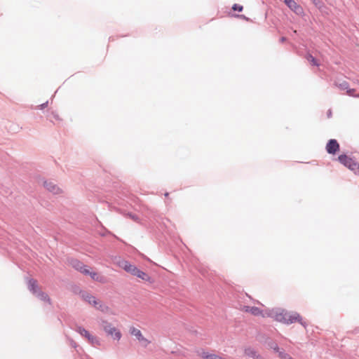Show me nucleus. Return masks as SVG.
<instances>
[{
	"mask_svg": "<svg viewBox=\"0 0 359 359\" xmlns=\"http://www.w3.org/2000/svg\"><path fill=\"white\" fill-rule=\"evenodd\" d=\"M269 316L273 318L276 321L289 325L294 322H299L300 324L306 326L302 322V317L297 312H289L281 308H275L269 311Z\"/></svg>",
	"mask_w": 359,
	"mask_h": 359,
	"instance_id": "obj_1",
	"label": "nucleus"
},
{
	"mask_svg": "<svg viewBox=\"0 0 359 359\" xmlns=\"http://www.w3.org/2000/svg\"><path fill=\"white\" fill-rule=\"evenodd\" d=\"M241 310L245 313H250L254 316H261L262 318L269 317V309L263 310L257 306H243Z\"/></svg>",
	"mask_w": 359,
	"mask_h": 359,
	"instance_id": "obj_2",
	"label": "nucleus"
},
{
	"mask_svg": "<svg viewBox=\"0 0 359 359\" xmlns=\"http://www.w3.org/2000/svg\"><path fill=\"white\" fill-rule=\"evenodd\" d=\"M83 298L88 304L93 305L96 309L100 310L102 312H108L109 311V309L107 306L102 304L100 301L96 299L93 296L86 294L83 295Z\"/></svg>",
	"mask_w": 359,
	"mask_h": 359,
	"instance_id": "obj_3",
	"label": "nucleus"
},
{
	"mask_svg": "<svg viewBox=\"0 0 359 359\" xmlns=\"http://www.w3.org/2000/svg\"><path fill=\"white\" fill-rule=\"evenodd\" d=\"M103 329L107 334L111 336L114 339L117 341L121 339L122 336L121 332L111 324L104 322Z\"/></svg>",
	"mask_w": 359,
	"mask_h": 359,
	"instance_id": "obj_4",
	"label": "nucleus"
},
{
	"mask_svg": "<svg viewBox=\"0 0 359 359\" xmlns=\"http://www.w3.org/2000/svg\"><path fill=\"white\" fill-rule=\"evenodd\" d=\"M338 160L341 164L353 171H356L359 168L358 163L346 155H340Z\"/></svg>",
	"mask_w": 359,
	"mask_h": 359,
	"instance_id": "obj_5",
	"label": "nucleus"
},
{
	"mask_svg": "<svg viewBox=\"0 0 359 359\" xmlns=\"http://www.w3.org/2000/svg\"><path fill=\"white\" fill-rule=\"evenodd\" d=\"M286 6L297 15H302L304 10L294 0H283Z\"/></svg>",
	"mask_w": 359,
	"mask_h": 359,
	"instance_id": "obj_6",
	"label": "nucleus"
},
{
	"mask_svg": "<svg viewBox=\"0 0 359 359\" xmlns=\"http://www.w3.org/2000/svg\"><path fill=\"white\" fill-rule=\"evenodd\" d=\"M77 332L82 336L85 337L90 343L95 345L99 344V341L95 337L92 336L88 331L81 327L77 328Z\"/></svg>",
	"mask_w": 359,
	"mask_h": 359,
	"instance_id": "obj_7",
	"label": "nucleus"
},
{
	"mask_svg": "<svg viewBox=\"0 0 359 359\" xmlns=\"http://www.w3.org/2000/svg\"><path fill=\"white\" fill-rule=\"evenodd\" d=\"M339 150V144L336 140H330L326 144V151L328 154H334Z\"/></svg>",
	"mask_w": 359,
	"mask_h": 359,
	"instance_id": "obj_8",
	"label": "nucleus"
},
{
	"mask_svg": "<svg viewBox=\"0 0 359 359\" xmlns=\"http://www.w3.org/2000/svg\"><path fill=\"white\" fill-rule=\"evenodd\" d=\"M43 187L47 191L53 194H60L62 192V189L52 182L45 181L43 182Z\"/></svg>",
	"mask_w": 359,
	"mask_h": 359,
	"instance_id": "obj_9",
	"label": "nucleus"
},
{
	"mask_svg": "<svg viewBox=\"0 0 359 359\" xmlns=\"http://www.w3.org/2000/svg\"><path fill=\"white\" fill-rule=\"evenodd\" d=\"M130 332L132 335L135 336L140 342L144 343V345L149 344V341L144 337L140 330L135 327H131Z\"/></svg>",
	"mask_w": 359,
	"mask_h": 359,
	"instance_id": "obj_10",
	"label": "nucleus"
},
{
	"mask_svg": "<svg viewBox=\"0 0 359 359\" xmlns=\"http://www.w3.org/2000/svg\"><path fill=\"white\" fill-rule=\"evenodd\" d=\"M72 264L74 268H75L76 270L79 271L83 274H87V273H89V269L83 263L78 260L72 261Z\"/></svg>",
	"mask_w": 359,
	"mask_h": 359,
	"instance_id": "obj_11",
	"label": "nucleus"
},
{
	"mask_svg": "<svg viewBox=\"0 0 359 359\" xmlns=\"http://www.w3.org/2000/svg\"><path fill=\"white\" fill-rule=\"evenodd\" d=\"M119 266L126 271L131 273L132 275L133 274L136 269V266L135 265L131 264L127 261H122L121 262L119 263Z\"/></svg>",
	"mask_w": 359,
	"mask_h": 359,
	"instance_id": "obj_12",
	"label": "nucleus"
},
{
	"mask_svg": "<svg viewBox=\"0 0 359 359\" xmlns=\"http://www.w3.org/2000/svg\"><path fill=\"white\" fill-rule=\"evenodd\" d=\"M133 275L144 280V281H148V282L151 281V277L148 274L144 273V271L137 269V267H136Z\"/></svg>",
	"mask_w": 359,
	"mask_h": 359,
	"instance_id": "obj_13",
	"label": "nucleus"
},
{
	"mask_svg": "<svg viewBox=\"0 0 359 359\" xmlns=\"http://www.w3.org/2000/svg\"><path fill=\"white\" fill-rule=\"evenodd\" d=\"M28 288L33 294L36 295L40 292L38 288L37 282L34 279H31L29 280Z\"/></svg>",
	"mask_w": 359,
	"mask_h": 359,
	"instance_id": "obj_14",
	"label": "nucleus"
},
{
	"mask_svg": "<svg viewBox=\"0 0 359 359\" xmlns=\"http://www.w3.org/2000/svg\"><path fill=\"white\" fill-rule=\"evenodd\" d=\"M86 275H89L91 278L94 280L98 281V282H103L104 281V277L101 275H100L98 273L95 271H90L89 270V273H87Z\"/></svg>",
	"mask_w": 359,
	"mask_h": 359,
	"instance_id": "obj_15",
	"label": "nucleus"
},
{
	"mask_svg": "<svg viewBox=\"0 0 359 359\" xmlns=\"http://www.w3.org/2000/svg\"><path fill=\"white\" fill-rule=\"evenodd\" d=\"M306 60L310 62L311 65L313 66H319L318 62L316 60L314 57H313L311 54H308L306 55Z\"/></svg>",
	"mask_w": 359,
	"mask_h": 359,
	"instance_id": "obj_16",
	"label": "nucleus"
},
{
	"mask_svg": "<svg viewBox=\"0 0 359 359\" xmlns=\"http://www.w3.org/2000/svg\"><path fill=\"white\" fill-rule=\"evenodd\" d=\"M245 355L252 358L254 359H255V358L257 357L256 352L252 348H246L245 350Z\"/></svg>",
	"mask_w": 359,
	"mask_h": 359,
	"instance_id": "obj_17",
	"label": "nucleus"
},
{
	"mask_svg": "<svg viewBox=\"0 0 359 359\" xmlns=\"http://www.w3.org/2000/svg\"><path fill=\"white\" fill-rule=\"evenodd\" d=\"M36 296H37V297H38L41 300L44 301V302H47L50 303V299H49L48 296L46 294H45V293H43V292H41V291H40V292L36 294Z\"/></svg>",
	"mask_w": 359,
	"mask_h": 359,
	"instance_id": "obj_18",
	"label": "nucleus"
},
{
	"mask_svg": "<svg viewBox=\"0 0 359 359\" xmlns=\"http://www.w3.org/2000/svg\"><path fill=\"white\" fill-rule=\"evenodd\" d=\"M126 217L130 218L131 219H133V221L136 222H140V218L138 217V216L135 215H133L132 213H127L126 215Z\"/></svg>",
	"mask_w": 359,
	"mask_h": 359,
	"instance_id": "obj_19",
	"label": "nucleus"
},
{
	"mask_svg": "<svg viewBox=\"0 0 359 359\" xmlns=\"http://www.w3.org/2000/svg\"><path fill=\"white\" fill-rule=\"evenodd\" d=\"M279 357L281 359H292L288 354L283 352H279Z\"/></svg>",
	"mask_w": 359,
	"mask_h": 359,
	"instance_id": "obj_20",
	"label": "nucleus"
},
{
	"mask_svg": "<svg viewBox=\"0 0 359 359\" xmlns=\"http://www.w3.org/2000/svg\"><path fill=\"white\" fill-rule=\"evenodd\" d=\"M232 8L233 11H241L243 10V6L239 4H234Z\"/></svg>",
	"mask_w": 359,
	"mask_h": 359,
	"instance_id": "obj_21",
	"label": "nucleus"
},
{
	"mask_svg": "<svg viewBox=\"0 0 359 359\" xmlns=\"http://www.w3.org/2000/svg\"><path fill=\"white\" fill-rule=\"evenodd\" d=\"M355 90L354 89H349L347 90V94L350 96H355L354 95Z\"/></svg>",
	"mask_w": 359,
	"mask_h": 359,
	"instance_id": "obj_22",
	"label": "nucleus"
},
{
	"mask_svg": "<svg viewBox=\"0 0 359 359\" xmlns=\"http://www.w3.org/2000/svg\"><path fill=\"white\" fill-rule=\"evenodd\" d=\"M274 349L278 351V347H276Z\"/></svg>",
	"mask_w": 359,
	"mask_h": 359,
	"instance_id": "obj_23",
	"label": "nucleus"
},
{
	"mask_svg": "<svg viewBox=\"0 0 359 359\" xmlns=\"http://www.w3.org/2000/svg\"><path fill=\"white\" fill-rule=\"evenodd\" d=\"M243 19L248 20V18H246L245 17H243Z\"/></svg>",
	"mask_w": 359,
	"mask_h": 359,
	"instance_id": "obj_24",
	"label": "nucleus"
},
{
	"mask_svg": "<svg viewBox=\"0 0 359 359\" xmlns=\"http://www.w3.org/2000/svg\"><path fill=\"white\" fill-rule=\"evenodd\" d=\"M243 19L248 20V18H246L245 17H243Z\"/></svg>",
	"mask_w": 359,
	"mask_h": 359,
	"instance_id": "obj_25",
	"label": "nucleus"
},
{
	"mask_svg": "<svg viewBox=\"0 0 359 359\" xmlns=\"http://www.w3.org/2000/svg\"><path fill=\"white\" fill-rule=\"evenodd\" d=\"M243 19L248 20V18H246L245 17H243Z\"/></svg>",
	"mask_w": 359,
	"mask_h": 359,
	"instance_id": "obj_26",
	"label": "nucleus"
},
{
	"mask_svg": "<svg viewBox=\"0 0 359 359\" xmlns=\"http://www.w3.org/2000/svg\"><path fill=\"white\" fill-rule=\"evenodd\" d=\"M168 196V193L165 194V196Z\"/></svg>",
	"mask_w": 359,
	"mask_h": 359,
	"instance_id": "obj_27",
	"label": "nucleus"
},
{
	"mask_svg": "<svg viewBox=\"0 0 359 359\" xmlns=\"http://www.w3.org/2000/svg\"><path fill=\"white\" fill-rule=\"evenodd\" d=\"M355 97H359V94L358 95H355Z\"/></svg>",
	"mask_w": 359,
	"mask_h": 359,
	"instance_id": "obj_28",
	"label": "nucleus"
}]
</instances>
